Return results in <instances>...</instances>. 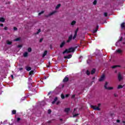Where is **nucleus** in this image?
<instances>
[{
    "mask_svg": "<svg viewBox=\"0 0 125 125\" xmlns=\"http://www.w3.org/2000/svg\"><path fill=\"white\" fill-rule=\"evenodd\" d=\"M57 100H58V98L56 97L54 100V101H55V102H56V101H57Z\"/></svg>",
    "mask_w": 125,
    "mask_h": 125,
    "instance_id": "37",
    "label": "nucleus"
},
{
    "mask_svg": "<svg viewBox=\"0 0 125 125\" xmlns=\"http://www.w3.org/2000/svg\"><path fill=\"white\" fill-rule=\"evenodd\" d=\"M97 31H98L97 28H95L94 30H93V34H95V33H96V32H97Z\"/></svg>",
    "mask_w": 125,
    "mask_h": 125,
    "instance_id": "22",
    "label": "nucleus"
},
{
    "mask_svg": "<svg viewBox=\"0 0 125 125\" xmlns=\"http://www.w3.org/2000/svg\"><path fill=\"white\" fill-rule=\"evenodd\" d=\"M65 97H69V95L68 94L65 95Z\"/></svg>",
    "mask_w": 125,
    "mask_h": 125,
    "instance_id": "56",
    "label": "nucleus"
},
{
    "mask_svg": "<svg viewBox=\"0 0 125 125\" xmlns=\"http://www.w3.org/2000/svg\"><path fill=\"white\" fill-rule=\"evenodd\" d=\"M18 47H19V48H21V47H22V45H21V44L18 45Z\"/></svg>",
    "mask_w": 125,
    "mask_h": 125,
    "instance_id": "42",
    "label": "nucleus"
},
{
    "mask_svg": "<svg viewBox=\"0 0 125 125\" xmlns=\"http://www.w3.org/2000/svg\"><path fill=\"white\" fill-rule=\"evenodd\" d=\"M6 43L9 44V45H10L12 44V42H10L9 40H7L6 41Z\"/></svg>",
    "mask_w": 125,
    "mask_h": 125,
    "instance_id": "14",
    "label": "nucleus"
},
{
    "mask_svg": "<svg viewBox=\"0 0 125 125\" xmlns=\"http://www.w3.org/2000/svg\"><path fill=\"white\" fill-rule=\"evenodd\" d=\"M74 35H78V32L77 31H75Z\"/></svg>",
    "mask_w": 125,
    "mask_h": 125,
    "instance_id": "49",
    "label": "nucleus"
},
{
    "mask_svg": "<svg viewBox=\"0 0 125 125\" xmlns=\"http://www.w3.org/2000/svg\"><path fill=\"white\" fill-rule=\"evenodd\" d=\"M61 98L62 99H64L65 98V95H64V94H61Z\"/></svg>",
    "mask_w": 125,
    "mask_h": 125,
    "instance_id": "28",
    "label": "nucleus"
},
{
    "mask_svg": "<svg viewBox=\"0 0 125 125\" xmlns=\"http://www.w3.org/2000/svg\"><path fill=\"white\" fill-rule=\"evenodd\" d=\"M74 35H78V32L77 31H75Z\"/></svg>",
    "mask_w": 125,
    "mask_h": 125,
    "instance_id": "50",
    "label": "nucleus"
},
{
    "mask_svg": "<svg viewBox=\"0 0 125 125\" xmlns=\"http://www.w3.org/2000/svg\"><path fill=\"white\" fill-rule=\"evenodd\" d=\"M101 105V104H98V107H100Z\"/></svg>",
    "mask_w": 125,
    "mask_h": 125,
    "instance_id": "53",
    "label": "nucleus"
},
{
    "mask_svg": "<svg viewBox=\"0 0 125 125\" xmlns=\"http://www.w3.org/2000/svg\"><path fill=\"white\" fill-rule=\"evenodd\" d=\"M72 38H73V40H75V38H77V35L74 34L73 37H72Z\"/></svg>",
    "mask_w": 125,
    "mask_h": 125,
    "instance_id": "38",
    "label": "nucleus"
},
{
    "mask_svg": "<svg viewBox=\"0 0 125 125\" xmlns=\"http://www.w3.org/2000/svg\"><path fill=\"white\" fill-rule=\"evenodd\" d=\"M44 78L45 80H46V76H44Z\"/></svg>",
    "mask_w": 125,
    "mask_h": 125,
    "instance_id": "63",
    "label": "nucleus"
},
{
    "mask_svg": "<svg viewBox=\"0 0 125 125\" xmlns=\"http://www.w3.org/2000/svg\"><path fill=\"white\" fill-rule=\"evenodd\" d=\"M104 16L107 17V16H108V13L107 12L104 13Z\"/></svg>",
    "mask_w": 125,
    "mask_h": 125,
    "instance_id": "33",
    "label": "nucleus"
},
{
    "mask_svg": "<svg viewBox=\"0 0 125 125\" xmlns=\"http://www.w3.org/2000/svg\"><path fill=\"white\" fill-rule=\"evenodd\" d=\"M72 58V55L71 54H69L67 56H64V58H65V59H70V58Z\"/></svg>",
    "mask_w": 125,
    "mask_h": 125,
    "instance_id": "8",
    "label": "nucleus"
},
{
    "mask_svg": "<svg viewBox=\"0 0 125 125\" xmlns=\"http://www.w3.org/2000/svg\"><path fill=\"white\" fill-rule=\"evenodd\" d=\"M40 33H41V29H39L37 32L35 34L36 35H39V34H40Z\"/></svg>",
    "mask_w": 125,
    "mask_h": 125,
    "instance_id": "31",
    "label": "nucleus"
},
{
    "mask_svg": "<svg viewBox=\"0 0 125 125\" xmlns=\"http://www.w3.org/2000/svg\"><path fill=\"white\" fill-rule=\"evenodd\" d=\"M91 108L93 109V110L100 111V108H99V107L97 106V105H91Z\"/></svg>",
    "mask_w": 125,
    "mask_h": 125,
    "instance_id": "3",
    "label": "nucleus"
},
{
    "mask_svg": "<svg viewBox=\"0 0 125 125\" xmlns=\"http://www.w3.org/2000/svg\"><path fill=\"white\" fill-rule=\"evenodd\" d=\"M4 21H5V19H4L3 18H0V22H2V23H3Z\"/></svg>",
    "mask_w": 125,
    "mask_h": 125,
    "instance_id": "15",
    "label": "nucleus"
},
{
    "mask_svg": "<svg viewBox=\"0 0 125 125\" xmlns=\"http://www.w3.org/2000/svg\"><path fill=\"white\" fill-rule=\"evenodd\" d=\"M114 96L115 97H117L118 96V95H117V94H114Z\"/></svg>",
    "mask_w": 125,
    "mask_h": 125,
    "instance_id": "54",
    "label": "nucleus"
},
{
    "mask_svg": "<svg viewBox=\"0 0 125 125\" xmlns=\"http://www.w3.org/2000/svg\"><path fill=\"white\" fill-rule=\"evenodd\" d=\"M7 29H8V28L6 26L4 28V30H5V31H6L7 30Z\"/></svg>",
    "mask_w": 125,
    "mask_h": 125,
    "instance_id": "45",
    "label": "nucleus"
},
{
    "mask_svg": "<svg viewBox=\"0 0 125 125\" xmlns=\"http://www.w3.org/2000/svg\"><path fill=\"white\" fill-rule=\"evenodd\" d=\"M68 81H69V78H68V77H65L63 79L62 82H63V83H67V82H68Z\"/></svg>",
    "mask_w": 125,
    "mask_h": 125,
    "instance_id": "9",
    "label": "nucleus"
},
{
    "mask_svg": "<svg viewBox=\"0 0 125 125\" xmlns=\"http://www.w3.org/2000/svg\"><path fill=\"white\" fill-rule=\"evenodd\" d=\"M117 52H118V53H122V51L121 49H118L117 50Z\"/></svg>",
    "mask_w": 125,
    "mask_h": 125,
    "instance_id": "34",
    "label": "nucleus"
},
{
    "mask_svg": "<svg viewBox=\"0 0 125 125\" xmlns=\"http://www.w3.org/2000/svg\"><path fill=\"white\" fill-rule=\"evenodd\" d=\"M78 31H79V28H77L76 30H75V32H78Z\"/></svg>",
    "mask_w": 125,
    "mask_h": 125,
    "instance_id": "55",
    "label": "nucleus"
},
{
    "mask_svg": "<svg viewBox=\"0 0 125 125\" xmlns=\"http://www.w3.org/2000/svg\"><path fill=\"white\" fill-rule=\"evenodd\" d=\"M70 110V108H66L64 109V112H65L66 113H69Z\"/></svg>",
    "mask_w": 125,
    "mask_h": 125,
    "instance_id": "12",
    "label": "nucleus"
},
{
    "mask_svg": "<svg viewBox=\"0 0 125 125\" xmlns=\"http://www.w3.org/2000/svg\"><path fill=\"white\" fill-rule=\"evenodd\" d=\"M121 28L122 29H124V28H125V22H123L121 24Z\"/></svg>",
    "mask_w": 125,
    "mask_h": 125,
    "instance_id": "25",
    "label": "nucleus"
},
{
    "mask_svg": "<svg viewBox=\"0 0 125 125\" xmlns=\"http://www.w3.org/2000/svg\"><path fill=\"white\" fill-rule=\"evenodd\" d=\"M75 48L74 47H70L68 49H66L63 52L62 54H65V53H71L72 52H75Z\"/></svg>",
    "mask_w": 125,
    "mask_h": 125,
    "instance_id": "1",
    "label": "nucleus"
},
{
    "mask_svg": "<svg viewBox=\"0 0 125 125\" xmlns=\"http://www.w3.org/2000/svg\"><path fill=\"white\" fill-rule=\"evenodd\" d=\"M120 42H122L123 41V37H121L120 39L119 40Z\"/></svg>",
    "mask_w": 125,
    "mask_h": 125,
    "instance_id": "47",
    "label": "nucleus"
},
{
    "mask_svg": "<svg viewBox=\"0 0 125 125\" xmlns=\"http://www.w3.org/2000/svg\"><path fill=\"white\" fill-rule=\"evenodd\" d=\"M123 87H124V86L122 85H119L117 88L118 89H120L121 88H123Z\"/></svg>",
    "mask_w": 125,
    "mask_h": 125,
    "instance_id": "21",
    "label": "nucleus"
},
{
    "mask_svg": "<svg viewBox=\"0 0 125 125\" xmlns=\"http://www.w3.org/2000/svg\"><path fill=\"white\" fill-rule=\"evenodd\" d=\"M28 54V52H24V54H23V57H27Z\"/></svg>",
    "mask_w": 125,
    "mask_h": 125,
    "instance_id": "19",
    "label": "nucleus"
},
{
    "mask_svg": "<svg viewBox=\"0 0 125 125\" xmlns=\"http://www.w3.org/2000/svg\"><path fill=\"white\" fill-rule=\"evenodd\" d=\"M55 101H53L52 102V104H55Z\"/></svg>",
    "mask_w": 125,
    "mask_h": 125,
    "instance_id": "52",
    "label": "nucleus"
},
{
    "mask_svg": "<svg viewBox=\"0 0 125 125\" xmlns=\"http://www.w3.org/2000/svg\"><path fill=\"white\" fill-rule=\"evenodd\" d=\"M105 79V75L103 74L101 78L99 79V82H103Z\"/></svg>",
    "mask_w": 125,
    "mask_h": 125,
    "instance_id": "6",
    "label": "nucleus"
},
{
    "mask_svg": "<svg viewBox=\"0 0 125 125\" xmlns=\"http://www.w3.org/2000/svg\"><path fill=\"white\" fill-rule=\"evenodd\" d=\"M118 79L119 82H121V80H123V76H122V74H121V73L120 72L118 73Z\"/></svg>",
    "mask_w": 125,
    "mask_h": 125,
    "instance_id": "5",
    "label": "nucleus"
},
{
    "mask_svg": "<svg viewBox=\"0 0 125 125\" xmlns=\"http://www.w3.org/2000/svg\"><path fill=\"white\" fill-rule=\"evenodd\" d=\"M18 28L16 27H14V31H17Z\"/></svg>",
    "mask_w": 125,
    "mask_h": 125,
    "instance_id": "39",
    "label": "nucleus"
},
{
    "mask_svg": "<svg viewBox=\"0 0 125 125\" xmlns=\"http://www.w3.org/2000/svg\"><path fill=\"white\" fill-rule=\"evenodd\" d=\"M74 48H75V50L77 49V48H78V46H75V47H74Z\"/></svg>",
    "mask_w": 125,
    "mask_h": 125,
    "instance_id": "58",
    "label": "nucleus"
},
{
    "mask_svg": "<svg viewBox=\"0 0 125 125\" xmlns=\"http://www.w3.org/2000/svg\"><path fill=\"white\" fill-rule=\"evenodd\" d=\"M12 115H15V114H16V110H12Z\"/></svg>",
    "mask_w": 125,
    "mask_h": 125,
    "instance_id": "26",
    "label": "nucleus"
},
{
    "mask_svg": "<svg viewBox=\"0 0 125 125\" xmlns=\"http://www.w3.org/2000/svg\"><path fill=\"white\" fill-rule=\"evenodd\" d=\"M21 118H18L17 119V122H19V121H21Z\"/></svg>",
    "mask_w": 125,
    "mask_h": 125,
    "instance_id": "40",
    "label": "nucleus"
},
{
    "mask_svg": "<svg viewBox=\"0 0 125 125\" xmlns=\"http://www.w3.org/2000/svg\"><path fill=\"white\" fill-rule=\"evenodd\" d=\"M25 69L26 70H27L28 71H31L32 70V68L31 67H29V66H26L25 67Z\"/></svg>",
    "mask_w": 125,
    "mask_h": 125,
    "instance_id": "13",
    "label": "nucleus"
},
{
    "mask_svg": "<svg viewBox=\"0 0 125 125\" xmlns=\"http://www.w3.org/2000/svg\"><path fill=\"white\" fill-rule=\"evenodd\" d=\"M11 78H12V79H13V75H11Z\"/></svg>",
    "mask_w": 125,
    "mask_h": 125,
    "instance_id": "62",
    "label": "nucleus"
},
{
    "mask_svg": "<svg viewBox=\"0 0 125 125\" xmlns=\"http://www.w3.org/2000/svg\"><path fill=\"white\" fill-rule=\"evenodd\" d=\"M48 114H51V110L50 109L48 110Z\"/></svg>",
    "mask_w": 125,
    "mask_h": 125,
    "instance_id": "36",
    "label": "nucleus"
},
{
    "mask_svg": "<svg viewBox=\"0 0 125 125\" xmlns=\"http://www.w3.org/2000/svg\"><path fill=\"white\" fill-rule=\"evenodd\" d=\"M43 39L42 38H41L40 40V42H42V41H43Z\"/></svg>",
    "mask_w": 125,
    "mask_h": 125,
    "instance_id": "43",
    "label": "nucleus"
},
{
    "mask_svg": "<svg viewBox=\"0 0 125 125\" xmlns=\"http://www.w3.org/2000/svg\"><path fill=\"white\" fill-rule=\"evenodd\" d=\"M93 80H95V77H93Z\"/></svg>",
    "mask_w": 125,
    "mask_h": 125,
    "instance_id": "64",
    "label": "nucleus"
},
{
    "mask_svg": "<svg viewBox=\"0 0 125 125\" xmlns=\"http://www.w3.org/2000/svg\"><path fill=\"white\" fill-rule=\"evenodd\" d=\"M19 69L20 71H22V70H23V68H22V67L19 68Z\"/></svg>",
    "mask_w": 125,
    "mask_h": 125,
    "instance_id": "46",
    "label": "nucleus"
},
{
    "mask_svg": "<svg viewBox=\"0 0 125 125\" xmlns=\"http://www.w3.org/2000/svg\"><path fill=\"white\" fill-rule=\"evenodd\" d=\"M60 103V102H58L57 103V105H58V104H59Z\"/></svg>",
    "mask_w": 125,
    "mask_h": 125,
    "instance_id": "59",
    "label": "nucleus"
},
{
    "mask_svg": "<svg viewBox=\"0 0 125 125\" xmlns=\"http://www.w3.org/2000/svg\"><path fill=\"white\" fill-rule=\"evenodd\" d=\"M0 27H3V24L0 23Z\"/></svg>",
    "mask_w": 125,
    "mask_h": 125,
    "instance_id": "48",
    "label": "nucleus"
},
{
    "mask_svg": "<svg viewBox=\"0 0 125 125\" xmlns=\"http://www.w3.org/2000/svg\"><path fill=\"white\" fill-rule=\"evenodd\" d=\"M46 54H47V51L45 50L43 52L42 56V58H43L46 55Z\"/></svg>",
    "mask_w": 125,
    "mask_h": 125,
    "instance_id": "11",
    "label": "nucleus"
},
{
    "mask_svg": "<svg viewBox=\"0 0 125 125\" xmlns=\"http://www.w3.org/2000/svg\"><path fill=\"white\" fill-rule=\"evenodd\" d=\"M61 6V4L60 3L58 4L56 7V9H58V8H59V7H60Z\"/></svg>",
    "mask_w": 125,
    "mask_h": 125,
    "instance_id": "20",
    "label": "nucleus"
},
{
    "mask_svg": "<svg viewBox=\"0 0 125 125\" xmlns=\"http://www.w3.org/2000/svg\"><path fill=\"white\" fill-rule=\"evenodd\" d=\"M107 85H108V83L107 82H105V83L104 85V87L105 89H108L109 90H111L112 89H113V87H107Z\"/></svg>",
    "mask_w": 125,
    "mask_h": 125,
    "instance_id": "2",
    "label": "nucleus"
},
{
    "mask_svg": "<svg viewBox=\"0 0 125 125\" xmlns=\"http://www.w3.org/2000/svg\"><path fill=\"white\" fill-rule=\"evenodd\" d=\"M97 3V0H94L93 2V4L94 5H96Z\"/></svg>",
    "mask_w": 125,
    "mask_h": 125,
    "instance_id": "23",
    "label": "nucleus"
},
{
    "mask_svg": "<svg viewBox=\"0 0 125 125\" xmlns=\"http://www.w3.org/2000/svg\"><path fill=\"white\" fill-rule=\"evenodd\" d=\"M72 40H73V35L71 34L69 36L68 40L66 41V42H67V43L70 42H71V41H72Z\"/></svg>",
    "mask_w": 125,
    "mask_h": 125,
    "instance_id": "4",
    "label": "nucleus"
},
{
    "mask_svg": "<svg viewBox=\"0 0 125 125\" xmlns=\"http://www.w3.org/2000/svg\"><path fill=\"white\" fill-rule=\"evenodd\" d=\"M66 43V42H65L64 41L62 42L61 44L60 45V47L61 48H62V47H63V46H64V45H65V44Z\"/></svg>",
    "mask_w": 125,
    "mask_h": 125,
    "instance_id": "10",
    "label": "nucleus"
},
{
    "mask_svg": "<svg viewBox=\"0 0 125 125\" xmlns=\"http://www.w3.org/2000/svg\"><path fill=\"white\" fill-rule=\"evenodd\" d=\"M32 75H34V70H31L29 73V76H32Z\"/></svg>",
    "mask_w": 125,
    "mask_h": 125,
    "instance_id": "17",
    "label": "nucleus"
},
{
    "mask_svg": "<svg viewBox=\"0 0 125 125\" xmlns=\"http://www.w3.org/2000/svg\"><path fill=\"white\" fill-rule=\"evenodd\" d=\"M55 13H56V11H54L50 13L49 15H46L45 16L46 17H49V16H51V15H53V14H55Z\"/></svg>",
    "mask_w": 125,
    "mask_h": 125,
    "instance_id": "7",
    "label": "nucleus"
},
{
    "mask_svg": "<svg viewBox=\"0 0 125 125\" xmlns=\"http://www.w3.org/2000/svg\"><path fill=\"white\" fill-rule=\"evenodd\" d=\"M75 97H76V95H73L71 97V98L73 99L75 98Z\"/></svg>",
    "mask_w": 125,
    "mask_h": 125,
    "instance_id": "41",
    "label": "nucleus"
},
{
    "mask_svg": "<svg viewBox=\"0 0 125 125\" xmlns=\"http://www.w3.org/2000/svg\"><path fill=\"white\" fill-rule=\"evenodd\" d=\"M116 122H117V123H121V120H116Z\"/></svg>",
    "mask_w": 125,
    "mask_h": 125,
    "instance_id": "44",
    "label": "nucleus"
},
{
    "mask_svg": "<svg viewBox=\"0 0 125 125\" xmlns=\"http://www.w3.org/2000/svg\"><path fill=\"white\" fill-rule=\"evenodd\" d=\"M20 40H21V39H20V38H16V39L15 40V41L16 42H18V41H20Z\"/></svg>",
    "mask_w": 125,
    "mask_h": 125,
    "instance_id": "32",
    "label": "nucleus"
},
{
    "mask_svg": "<svg viewBox=\"0 0 125 125\" xmlns=\"http://www.w3.org/2000/svg\"><path fill=\"white\" fill-rule=\"evenodd\" d=\"M27 51L28 52H32V48L29 47L27 49Z\"/></svg>",
    "mask_w": 125,
    "mask_h": 125,
    "instance_id": "27",
    "label": "nucleus"
},
{
    "mask_svg": "<svg viewBox=\"0 0 125 125\" xmlns=\"http://www.w3.org/2000/svg\"><path fill=\"white\" fill-rule=\"evenodd\" d=\"M99 28V26L97 25L96 29H97V30H98Z\"/></svg>",
    "mask_w": 125,
    "mask_h": 125,
    "instance_id": "51",
    "label": "nucleus"
},
{
    "mask_svg": "<svg viewBox=\"0 0 125 125\" xmlns=\"http://www.w3.org/2000/svg\"><path fill=\"white\" fill-rule=\"evenodd\" d=\"M79 116V114H75L73 115V118H76V117H78Z\"/></svg>",
    "mask_w": 125,
    "mask_h": 125,
    "instance_id": "35",
    "label": "nucleus"
},
{
    "mask_svg": "<svg viewBox=\"0 0 125 125\" xmlns=\"http://www.w3.org/2000/svg\"><path fill=\"white\" fill-rule=\"evenodd\" d=\"M48 64H49V65H50V64H51V63H50V62H48Z\"/></svg>",
    "mask_w": 125,
    "mask_h": 125,
    "instance_id": "61",
    "label": "nucleus"
},
{
    "mask_svg": "<svg viewBox=\"0 0 125 125\" xmlns=\"http://www.w3.org/2000/svg\"><path fill=\"white\" fill-rule=\"evenodd\" d=\"M75 24H76V21H72L71 23V25H72V26H74Z\"/></svg>",
    "mask_w": 125,
    "mask_h": 125,
    "instance_id": "24",
    "label": "nucleus"
},
{
    "mask_svg": "<svg viewBox=\"0 0 125 125\" xmlns=\"http://www.w3.org/2000/svg\"><path fill=\"white\" fill-rule=\"evenodd\" d=\"M95 69L93 68L91 71V75H93V74H94L95 73Z\"/></svg>",
    "mask_w": 125,
    "mask_h": 125,
    "instance_id": "16",
    "label": "nucleus"
},
{
    "mask_svg": "<svg viewBox=\"0 0 125 125\" xmlns=\"http://www.w3.org/2000/svg\"><path fill=\"white\" fill-rule=\"evenodd\" d=\"M86 74V75H87V76H89V75H90V72H89V71H88V70H87Z\"/></svg>",
    "mask_w": 125,
    "mask_h": 125,
    "instance_id": "30",
    "label": "nucleus"
},
{
    "mask_svg": "<svg viewBox=\"0 0 125 125\" xmlns=\"http://www.w3.org/2000/svg\"><path fill=\"white\" fill-rule=\"evenodd\" d=\"M50 67V65L49 64L47 65V68H49Z\"/></svg>",
    "mask_w": 125,
    "mask_h": 125,
    "instance_id": "57",
    "label": "nucleus"
},
{
    "mask_svg": "<svg viewBox=\"0 0 125 125\" xmlns=\"http://www.w3.org/2000/svg\"><path fill=\"white\" fill-rule=\"evenodd\" d=\"M122 123H123V124H125V121H123L122 122Z\"/></svg>",
    "mask_w": 125,
    "mask_h": 125,
    "instance_id": "60",
    "label": "nucleus"
},
{
    "mask_svg": "<svg viewBox=\"0 0 125 125\" xmlns=\"http://www.w3.org/2000/svg\"><path fill=\"white\" fill-rule=\"evenodd\" d=\"M44 13V11H42L40 13L38 14V15H41V14H43Z\"/></svg>",
    "mask_w": 125,
    "mask_h": 125,
    "instance_id": "29",
    "label": "nucleus"
},
{
    "mask_svg": "<svg viewBox=\"0 0 125 125\" xmlns=\"http://www.w3.org/2000/svg\"><path fill=\"white\" fill-rule=\"evenodd\" d=\"M117 67H121L120 65H113L111 67L112 69H115V68H117Z\"/></svg>",
    "mask_w": 125,
    "mask_h": 125,
    "instance_id": "18",
    "label": "nucleus"
}]
</instances>
